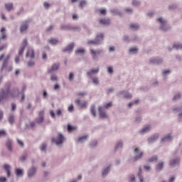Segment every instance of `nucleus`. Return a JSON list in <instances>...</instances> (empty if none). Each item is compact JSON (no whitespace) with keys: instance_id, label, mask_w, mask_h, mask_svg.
I'll use <instances>...</instances> for the list:
<instances>
[{"instance_id":"3","label":"nucleus","mask_w":182,"mask_h":182,"mask_svg":"<svg viewBox=\"0 0 182 182\" xmlns=\"http://www.w3.org/2000/svg\"><path fill=\"white\" fill-rule=\"evenodd\" d=\"M11 84L8 83L5 85V89H2L0 92V103L2 100L8 99L10 96Z\"/></svg>"},{"instance_id":"13","label":"nucleus","mask_w":182,"mask_h":182,"mask_svg":"<svg viewBox=\"0 0 182 182\" xmlns=\"http://www.w3.org/2000/svg\"><path fill=\"white\" fill-rule=\"evenodd\" d=\"M98 112H99L100 117L101 119H108L109 118V115H107V113L106 112V109H103V107H99Z\"/></svg>"},{"instance_id":"54","label":"nucleus","mask_w":182,"mask_h":182,"mask_svg":"<svg viewBox=\"0 0 182 182\" xmlns=\"http://www.w3.org/2000/svg\"><path fill=\"white\" fill-rule=\"evenodd\" d=\"M48 147V144L46 143H43L41 146H40V150L41 151H46V149Z\"/></svg>"},{"instance_id":"30","label":"nucleus","mask_w":182,"mask_h":182,"mask_svg":"<svg viewBox=\"0 0 182 182\" xmlns=\"http://www.w3.org/2000/svg\"><path fill=\"white\" fill-rule=\"evenodd\" d=\"M14 144V141L11 139H7L6 141V146L9 151H12V145Z\"/></svg>"},{"instance_id":"64","label":"nucleus","mask_w":182,"mask_h":182,"mask_svg":"<svg viewBox=\"0 0 182 182\" xmlns=\"http://www.w3.org/2000/svg\"><path fill=\"white\" fill-rule=\"evenodd\" d=\"M136 181V176L134 175H132L129 178V182H135Z\"/></svg>"},{"instance_id":"31","label":"nucleus","mask_w":182,"mask_h":182,"mask_svg":"<svg viewBox=\"0 0 182 182\" xmlns=\"http://www.w3.org/2000/svg\"><path fill=\"white\" fill-rule=\"evenodd\" d=\"M96 13L98 14V15H102V16H106L107 14V10L106 9H97L96 10Z\"/></svg>"},{"instance_id":"40","label":"nucleus","mask_w":182,"mask_h":182,"mask_svg":"<svg viewBox=\"0 0 182 182\" xmlns=\"http://www.w3.org/2000/svg\"><path fill=\"white\" fill-rule=\"evenodd\" d=\"M8 122L9 124H12L13 123H15V115H14V114H10L9 115Z\"/></svg>"},{"instance_id":"35","label":"nucleus","mask_w":182,"mask_h":182,"mask_svg":"<svg viewBox=\"0 0 182 182\" xmlns=\"http://www.w3.org/2000/svg\"><path fill=\"white\" fill-rule=\"evenodd\" d=\"M6 11L7 12H11V11H14V4L10 3V4H6L4 5Z\"/></svg>"},{"instance_id":"41","label":"nucleus","mask_w":182,"mask_h":182,"mask_svg":"<svg viewBox=\"0 0 182 182\" xmlns=\"http://www.w3.org/2000/svg\"><path fill=\"white\" fill-rule=\"evenodd\" d=\"M86 5H87V0H81L78 5V8H80V9H83Z\"/></svg>"},{"instance_id":"59","label":"nucleus","mask_w":182,"mask_h":182,"mask_svg":"<svg viewBox=\"0 0 182 182\" xmlns=\"http://www.w3.org/2000/svg\"><path fill=\"white\" fill-rule=\"evenodd\" d=\"M107 72L109 75H113L114 73V70H113V67L109 66L107 68Z\"/></svg>"},{"instance_id":"45","label":"nucleus","mask_w":182,"mask_h":182,"mask_svg":"<svg viewBox=\"0 0 182 182\" xmlns=\"http://www.w3.org/2000/svg\"><path fill=\"white\" fill-rule=\"evenodd\" d=\"M143 171H141V167H139V172H138V177L139 178L140 182H144V178L141 176Z\"/></svg>"},{"instance_id":"24","label":"nucleus","mask_w":182,"mask_h":182,"mask_svg":"<svg viewBox=\"0 0 182 182\" xmlns=\"http://www.w3.org/2000/svg\"><path fill=\"white\" fill-rule=\"evenodd\" d=\"M103 39H105V35L102 33H100L96 36L95 41L97 42L98 46L102 45V42H103Z\"/></svg>"},{"instance_id":"37","label":"nucleus","mask_w":182,"mask_h":182,"mask_svg":"<svg viewBox=\"0 0 182 182\" xmlns=\"http://www.w3.org/2000/svg\"><path fill=\"white\" fill-rule=\"evenodd\" d=\"M91 80H92L93 85H95V86H97L100 83V80H99V77H97L96 76L91 77Z\"/></svg>"},{"instance_id":"21","label":"nucleus","mask_w":182,"mask_h":182,"mask_svg":"<svg viewBox=\"0 0 182 182\" xmlns=\"http://www.w3.org/2000/svg\"><path fill=\"white\" fill-rule=\"evenodd\" d=\"M100 71V69L99 68L95 69H91L87 72V75L90 76V78H92V77H94L93 75H97V73H99Z\"/></svg>"},{"instance_id":"29","label":"nucleus","mask_w":182,"mask_h":182,"mask_svg":"<svg viewBox=\"0 0 182 182\" xmlns=\"http://www.w3.org/2000/svg\"><path fill=\"white\" fill-rule=\"evenodd\" d=\"M90 52H91L93 60H97V55H100L102 51L95 50L93 49H91Z\"/></svg>"},{"instance_id":"57","label":"nucleus","mask_w":182,"mask_h":182,"mask_svg":"<svg viewBox=\"0 0 182 182\" xmlns=\"http://www.w3.org/2000/svg\"><path fill=\"white\" fill-rule=\"evenodd\" d=\"M27 66L28 68H33V66H35V60H33V59H32V60L28 61Z\"/></svg>"},{"instance_id":"2","label":"nucleus","mask_w":182,"mask_h":182,"mask_svg":"<svg viewBox=\"0 0 182 182\" xmlns=\"http://www.w3.org/2000/svg\"><path fill=\"white\" fill-rule=\"evenodd\" d=\"M134 154L135 155V156L128 161V163L129 164L132 163H135V161L143 159V156H144V152L140 151V148L136 147L134 149Z\"/></svg>"},{"instance_id":"9","label":"nucleus","mask_w":182,"mask_h":182,"mask_svg":"<svg viewBox=\"0 0 182 182\" xmlns=\"http://www.w3.org/2000/svg\"><path fill=\"white\" fill-rule=\"evenodd\" d=\"M59 68H60V64L59 63H55L53 64L50 68L48 69V73L52 74L53 72L59 70Z\"/></svg>"},{"instance_id":"20","label":"nucleus","mask_w":182,"mask_h":182,"mask_svg":"<svg viewBox=\"0 0 182 182\" xmlns=\"http://www.w3.org/2000/svg\"><path fill=\"white\" fill-rule=\"evenodd\" d=\"M159 134H155L152 135L151 137L148 138L147 141L149 144H153V143H155V141H157L159 140Z\"/></svg>"},{"instance_id":"17","label":"nucleus","mask_w":182,"mask_h":182,"mask_svg":"<svg viewBox=\"0 0 182 182\" xmlns=\"http://www.w3.org/2000/svg\"><path fill=\"white\" fill-rule=\"evenodd\" d=\"M26 58H29L30 59H35V50L32 48H29L26 52Z\"/></svg>"},{"instance_id":"62","label":"nucleus","mask_w":182,"mask_h":182,"mask_svg":"<svg viewBox=\"0 0 182 182\" xmlns=\"http://www.w3.org/2000/svg\"><path fill=\"white\" fill-rule=\"evenodd\" d=\"M73 79H75V74L73 73H70L68 76V80H70V82H72Z\"/></svg>"},{"instance_id":"10","label":"nucleus","mask_w":182,"mask_h":182,"mask_svg":"<svg viewBox=\"0 0 182 182\" xmlns=\"http://www.w3.org/2000/svg\"><path fill=\"white\" fill-rule=\"evenodd\" d=\"M29 28V23L28 21H24L20 26V33H26L28 28Z\"/></svg>"},{"instance_id":"5","label":"nucleus","mask_w":182,"mask_h":182,"mask_svg":"<svg viewBox=\"0 0 182 182\" xmlns=\"http://www.w3.org/2000/svg\"><path fill=\"white\" fill-rule=\"evenodd\" d=\"M89 140V134H85L82 136H80L77 138L75 139V141L76 144H83V143H86Z\"/></svg>"},{"instance_id":"36","label":"nucleus","mask_w":182,"mask_h":182,"mask_svg":"<svg viewBox=\"0 0 182 182\" xmlns=\"http://www.w3.org/2000/svg\"><path fill=\"white\" fill-rule=\"evenodd\" d=\"M4 168L5 171L6 172L7 177H11V166L8 164H4Z\"/></svg>"},{"instance_id":"63","label":"nucleus","mask_w":182,"mask_h":182,"mask_svg":"<svg viewBox=\"0 0 182 182\" xmlns=\"http://www.w3.org/2000/svg\"><path fill=\"white\" fill-rule=\"evenodd\" d=\"M122 41H124V42H127V43H129V42H130V38H129V36H124L123 37H122Z\"/></svg>"},{"instance_id":"48","label":"nucleus","mask_w":182,"mask_h":182,"mask_svg":"<svg viewBox=\"0 0 182 182\" xmlns=\"http://www.w3.org/2000/svg\"><path fill=\"white\" fill-rule=\"evenodd\" d=\"M159 160V156H154L148 159L149 163H156Z\"/></svg>"},{"instance_id":"11","label":"nucleus","mask_w":182,"mask_h":182,"mask_svg":"<svg viewBox=\"0 0 182 182\" xmlns=\"http://www.w3.org/2000/svg\"><path fill=\"white\" fill-rule=\"evenodd\" d=\"M45 111L41 110L39 112L38 117L36 119V123L38 124H41V123H43V120H45Z\"/></svg>"},{"instance_id":"53","label":"nucleus","mask_w":182,"mask_h":182,"mask_svg":"<svg viewBox=\"0 0 182 182\" xmlns=\"http://www.w3.org/2000/svg\"><path fill=\"white\" fill-rule=\"evenodd\" d=\"M96 40H88L87 41V45H93L94 46H99V44H97Z\"/></svg>"},{"instance_id":"22","label":"nucleus","mask_w":182,"mask_h":182,"mask_svg":"<svg viewBox=\"0 0 182 182\" xmlns=\"http://www.w3.org/2000/svg\"><path fill=\"white\" fill-rule=\"evenodd\" d=\"M75 105L80 106L81 109H86L87 107V102L80 101V100H77L75 101Z\"/></svg>"},{"instance_id":"44","label":"nucleus","mask_w":182,"mask_h":182,"mask_svg":"<svg viewBox=\"0 0 182 182\" xmlns=\"http://www.w3.org/2000/svg\"><path fill=\"white\" fill-rule=\"evenodd\" d=\"M1 36H0V41L6 39V32H5V28H2L1 30Z\"/></svg>"},{"instance_id":"7","label":"nucleus","mask_w":182,"mask_h":182,"mask_svg":"<svg viewBox=\"0 0 182 182\" xmlns=\"http://www.w3.org/2000/svg\"><path fill=\"white\" fill-rule=\"evenodd\" d=\"M38 171V169L35 166H32L27 171V177L28 178H33L35 176H36V172Z\"/></svg>"},{"instance_id":"33","label":"nucleus","mask_w":182,"mask_h":182,"mask_svg":"<svg viewBox=\"0 0 182 182\" xmlns=\"http://www.w3.org/2000/svg\"><path fill=\"white\" fill-rule=\"evenodd\" d=\"M156 171H161L163 168H164V162L161 161L156 165Z\"/></svg>"},{"instance_id":"23","label":"nucleus","mask_w":182,"mask_h":182,"mask_svg":"<svg viewBox=\"0 0 182 182\" xmlns=\"http://www.w3.org/2000/svg\"><path fill=\"white\" fill-rule=\"evenodd\" d=\"M151 130V125H146L144 127L141 129L139 131V133L141 135L146 134V133H149Z\"/></svg>"},{"instance_id":"39","label":"nucleus","mask_w":182,"mask_h":182,"mask_svg":"<svg viewBox=\"0 0 182 182\" xmlns=\"http://www.w3.org/2000/svg\"><path fill=\"white\" fill-rule=\"evenodd\" d=\"M70 24H60L61 31H70Z\"/></svg>"},{"instance_id":"42","label":"nucleus","mask_w":182,"mask_h":182,"mask_svg":"<svg viewBox=\"0 0 182 182\" xmlns=\"http://www.w3.org/2000/svg\"><path fill=\"white\" fill-rule=\"evenodd\" d=\"M15 174L16 177H22L23 176V171L21 168H16Z\"/></svg>"},{"instance_id":"47","label":"nucleus","mask_w":182,"mask_h":182,"mask_svg":"<svg viewBox=\"0 0 182 182\" xmlns=\"http://www.w3.org/2000/svg\"><path fill=\"white\" fill-rule=\"evenodd\" d=\"M113 106V102H109L107 104H105L102 106H100V107H102L105 110H106V109H110V107H112Z\"/></svg>"},{"instance_id":"52","label":"nucleus","mask_w":182,"mask_h":182,"mask_svg":"<svg viewBox=\"0 0 182 182\" xmlns=\"http://www.w3.org/2000/svg\"><path fill=\"white\" fill-rule=\"evenodd\" d=\"M28 159V154L26 153L23 155H22L21 156H20V161H21L22 163H25V161H26V160Z\"/></svg>"},{"instance_id":"46","label":"nucleus","mask_w":182,"mask_h":182,"mask_svg":"<svg viewBox=\"0 0 182 182\" xmlns=\"http://www.w3.org/2000/svg\"><path fill=\"white\" fill-rule=\"evenodd\" d=\"M70 31H72V32H80V26L71 25Z\"/></svg>"},{"instance_id":"26","label":"nucleus","mask_w":182,"mask_h":182,"mask_svg":"<svg viewBox=\"0 0 182 182\" xmlns=\"http://www.w3.org/2000/svg\"><path fill=\"white\" fill-rule=\"evenodd\" d=\"M11 97H18L19 96V89L14 87L10 91Z\"/></svg>"},{"instance_id":"1","label":"nucleus","mask_w":182,"mask_h":182,"mask_svg":"<svg viewBox=\"0 0 182 182\" xmlns=\"http://www.w3.org/2000/svg\"><path fill=\"white\" fill-rule=\"evenodd\" d=\"M156 23L159 26V31L161 32H170L171 31V26L168 24V21L167 19L164 18V17H159L156 19Z\"/></svg>"},{"instance_id":"14","label":"nucleus","mask_w":182,"mask_h":182,"mask_svg":"<svg viewBox=\"0 0 182 182\" xmlns=\"http://www.w3.org/2000/svg\"><path fill=\"white\" fill-rule=\"evenodd\" d=\"M180 164V158H176L171 159L169 161V166L171 168H174Z\"/></svg>"},{"instance_id":"32","label":"nucleus","mask_w":182,"mask_h":182,"mask_svg":"<svg viewBox=\"0 0 182 182\" xmlns=\"http://www.w3.org/2000/svg\"><path fill=\"white\" fill-rule=\"evenodd\" d=\"M90 113L92 117H96V116H97V114L96 113V105H95V104L91 105Z\"/></svg>"},{"instance_id":"4","label":"nucleus","mask_w":182,"mask_h":182,"mask_svg":"<svg viewBox=\"0 0 182 182\" xmlns=\"http://www.w3.org/2000/svg\"><path fill=\"white\" fill-rule=\"evenodd\" d=\"M65 136H63L62 133H58L57 136L51 139L52 143L56 144L58 147H62V146H63V143H65Z\"/></svg>"},{"instance_id":"50","label":"nucleus","mask_w":182,"mask_h":182,"mask_svg":"<svg viewBox=\"0 0 182 182\" xmlns=\"http://www.w3.org/2000/svg\"><path fill=\"white\" fill-rule=\"evenodd\" d=\"M50 79L51 82H58V75L56 74H53V73L50 74Z\"/></svg>"},{"instance_id":"25","label":"nucleus","mask_w":182,"mask_h":182,"mask_svg":"<svg viewBox=\"0 0 182 182\" xmlns=\"http://www.w3.org/2000/svg\"><path fill=\"white\" fill-rule=\"evenodd\" d=\"M123 146H124V141L122 139L118 140L115 144L114 150H120V149H123Z\"/></svg>"},{"instance_id":"49","label":"nucleus","mask_w":182,"mask_h":182,"mask_svg":"<svg viewBox=\"0 0 182 182\" xmlns=\"http://www.w3.org/2000/svg\"><path fill=\"white\" fill-rule=\"evenodd\" d=\"M75 53L77 55H85V53H86V50H85V48H79L75 50Z\"/></svg>"},{"instance_id":"6","label":"nucleus","mask_w":182,"mask_h":182,"mask_svg":"<svg viewBox=\"0 0 182 182\" xmlns=\"http://www.w3.org/2000/svg\"><path fill=\"white\" fill-rule=\"evenodd\" d=\"M111 170H112V165H108L107 166H104L101 171V176L102 177V178L107 177V176H109V173H110Z\"/></svg>"},{"instance_id":"34","label":"nucleus","mask_w":182,"mask_h":182,"mask_svg":"<svg viewBox=\"0 0 182 182\" xmlns=\"http://www.w3.org/2000/svg\"><path fill=\"white\" fill-rule=\"evenodd\" d=\"M48 42L50 45H52L53 46H55L59 43V41L56 38H51L48 40Z\"/></svg>"},{"instance_id":"27","label":"nucleus","mask_w":182,"mask_h":182,"mask_svg":"<svg viewBox=\"0 0 182 182\" xmlns=\"http://www.w3.org/2000/svg\"><path fill=\"white\" fill-rule=\"evenodd\" d=\"M100 25H105V26H109L110 25V18H100L99 20Z\"/></svg>"},{"instance_id":"61","label":"nucleus","mask_w":182,"mask_h":182,"mask_svg":"<svg viewBox=\"0 0 182 182\" xmlns=\"http://www.w3.org/2000/svg\"><path fill=\"white\" fill-rule=\"evenodd\" d=\"M141 4V3L139 0H133L132 1V5L134 6H140Z\"/></svg>"},{"instance_id":"16","label":"nucleus","mask_w":182,"mask_h":182,"mask_svg":"<svg viewBox=\"0 0 182 182\" xmlns=\"http://www.w3.org/2000/svg\"><path fill=\"white\" fill-rule=\"evenodd\" d=\"M181 99H182V92H178L173 95L171 100L173 103H176L178 102V100H181Z\"/></svg>"},{"instance_id":"55","label":"nucleus","mask_w":182,"mask_h":182,"mask_svg":"<svg viewBox=\"0 0 182 182\" xmlns=\"http://www.w3.org/2000/svg\"><path fill=\"white\" fill-rule=\"evenodd\" d=\"M141 120H143V119L141 118V116H137L135 117L134 123L136 124H139V123H141Z\"/></svg>"},{"instance_id":"51","label":"nucleus","mask_w":182,"mask_h":182,"mask_svg":"<svg viewBox=\"0 0 182 182\" xmlns=\"http://www.w3.org/2000/svg\"><path fill=\"white\" fill-rule=\"evenodd\" d=\"M90 147L91 149H95V147H97V141L96 140H92L90 143Z\"/></svg>"},{"instance_id":"43","label":"nucleus","mask_w":182,"mask_h":182,"mask_svg":"<svg viewBox=\"0 0 182 182\" xmlns=\"http://www.w3.org/2000/svg\"><path fill=\"white\" fill-rule=\"evenodd\" d=\"M173 48L176 49V50L182 49V43H173Z\"/></svg>"},{"instance_id":"60","label":"nucleus","mask_w":182,"mask_h":182,"mask_svg":"<svg viewBox=\"0 0 182 182\" xmlns=\"http://www.w3.org/2000/svg\"><path fill=\"white\" fill-rule=\"evenodd\" d=\"M171 73V70H164L162 71V76L166 77L168 76V75H170Z\"/></svg>"},{"instance_id":"15","label":"nucleus","mask_w":182,"mask_h":182,"mask_svg":"<svg viewBox=\"0 0 182 182\" xmlns=\"http://www.w3.org/2000/svg\"><path fill=\"white\" fill-rule=\"evenodd\" d=\"M10 59H11L10 54H8L7 55H6L4 57V59L3 63H2V67H1L2 70H4L6 69V68H8V63H9Z\"/></svg>"},{"instance_id":"18","label":"nucleus","mask_w":182,"mask_h":182,"mask_svg":"<svg viewBox=\"0 0 182 182\" xmlns=\"http://www.w3.org/2000/svg\"><path fill=\"white\" fill-rule=\"evenodd\" d=\"M119 95L122 96L124 99L130 100L133 97V95L130 92L124 90L119 92Z\"/></svg>"},{"instance_id":"38","label":"nucleus","mask_w":182,"mask_h":182,"mask_svg":"<svg viewBox=\"0 0 182 182\" xmlns=\"http://www.w3.org/2000/svg\"><path fill=\"white\" fill-rule=\"evenodd\" d=\"M129 28L132 31H139L140 29V25L139 23H132L129 25Z\"/></svg>"},{"instance_id":"19","label":"nucleus","mask_w":182,"mask_h":182,"mask_svg":"<svg viewBox=\"0 0 182 182\" xmlns=\"http://www.w3.org/2000/svg\"><path fill=\"white\" fill-rule=\"evenodd\" d=\"M73 48H75V43H70L67 47L63 48V52L70 53L73 50Z\"/></svg>"},{"instance_id":"58","label":"nucleus","mask_w":182,"mask_h":182,"mask_svg":"<svg viewBox=\"0 0 182 182\" xmlns=\"http://www.w3.org/2000/svg\"><path fill=\"white\" fill-rule=\"evenodd\" d=\"M67 129L68 132H75V130L77 129V127H73L70 124H68Z\"/></svg>"},{"instance_id":"8","label":"nucleus","mask_w":182,"mask_h":182,"mask_svg":"<svg viewBox=\"0 0 182 182\" xmlns=\"http://www.w3.org/2000/svg\"><path fill=\"white\" fill-rule=\"evenodd\" d=\"M174 139V136H173V134L171 133L166 134L164 135L161 139V142L162 143H168L170 141H173V139Z\"/></svg>"},{"instance_id":"56","label":"nucleus","mask_w":182,"mask_h":182,"mask_svg":"<svg viewBox=\"0 0 182 182\" xmlns=\"http://www.w3.org/2000/svg\"><path fill=\"white\" fill-rule=\"evenodd\" d=\"M112 14H114V15H119V16H122L123 15V13L120 12L117 9H112L111 10Z\"/></svg>"},{"instance_id":"12","label":"nucleus","mask_w":182,"mask_h":182,"mask_svg":"<svg viewBox=\"0 0 182 182\" xmlns=\"http://www.w3.org/2000/svg\"><path fill=\"white\" fill-rule=\"evenodd\" d=\"M163 62H164L163 58L160 57H156V58H151L149 63L150 65H161Z\"/></svg>"},{"instance_id":"28","label":"nucleus","mask_w":182,"mask_h":182,"mask_svg":"<svg viewBox=\"0 0 182 182\" xmlns=\"http://www.w3.org/2000/svg\"><path fill=\"white\" fill-rule=\"evenodd\" d=\"M136 53H139V48L137 46L130 48L128 50V55H136Z\"/></svg>"}]
</instances>
